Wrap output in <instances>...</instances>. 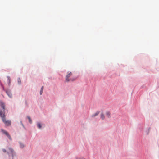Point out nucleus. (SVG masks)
Masks as SVG:
<instances>
[{
  "label": "nucleus",
  "mask_w": 159,
  "mask_h": 159,
  "mask_svg": "<svg viewBox=\"0 0 159 159\" xmlns=\"http://www.w3.org/2000/svg\"><path fill=\"white\" fill-rule=\"evenodd\" d=\"M27 118L29 120V121L30 123H32V120L30 118L29 116H27Z\"/></svg>",
  "instance_id": "nucleus-10"
},
{
  "label": "nucleus",
  "mask_w": 159,
  "mask_h": 159,
  "mask_svg": "<svg viewBox=\"0 0 159 159\" xmlns=\"http://www.w3.org/2000/svg\"><path fill=\"white\" fill-rule=\"evenodd\" d=\"M1 130L2 132L4 134H5L8 137V138L9 139H10V140H11V139H12L11 138L10 135V134H9L8 133V132H7V131L3 129H1Z\"/></svg>",
  "instance_id": "nucleus-3"
},
{
  "label": "nucleus",
  "mask_w": 159,
  "mask_h": 159,
  "mask_svg": "<svg viewBox=\"0 0 159 159\" xmlns=\"http://www.w3.org/2000/svg\"><path fill=\"white\" fill-rule=\"evenodd\" d=\"M43 86L42 87H41V90L40 91V95H41L42 94V93H43Z\"/></svg>",
  "instance_id": "nucleus-9"
},
{
  "label": "nucleus",
  "mask_w": 159,
  "mask_h": 159,
  "mask_svg": "<svg viewBox=\"0 0 159 159\" xmlns=\"http://www.w3.org/2000/svg\"><path fill=\"white\" fill-rule=\"evenodd\" d=\"M0 106L3 109V111L0 110V116L2 118L3 122L5 124L8 126L11 124V121L9 120L6 121L5 118V113L4 111L5 110V105L4 103L2 101H0Z\"/></svg>",
  "instance_id": "nucleus-1"
},
{
  "label": "nucleus",
  "mask_w": 159,
  "mask_h": 159,
  "mask_svg": "<svg viewBox=\"0 0 159 159\" xmlns=\"http://www.w3.org/2000/svg\"><path fill=\"white\" fill-rule=\"evenodd\" d=\"M101 118L102 119V120H103L105 118V116L104 115L103 113H102L101 114Z\"/></svg>",
  "instance_id": "nucleus-8"
},
{
  "label": "nucleus",
  "mask_w": 159,
  "mask_h": 159,
  "mask_svg": "<svg viewBox=\"0 0 159 159\" xmlns=\"http://www.w3.org/2000/svg\"><path fill=\"white\" fill-rule=\"evenodd\" d=\"M72 75V73L71 72H68L67 74L66 77V81L67 82L70 81H73L75 80V78H69Z\"/></svg>",
  "instance_id": "nucleus-2"
},
{
  "label": "nucleus",
  "mask_w": 159,
  "mask_h": 159,
  "mask_svg": "<svg viewBox=\"0 0 159 159\" xmlns=\"http://www.w3.org/2000/svg\"><path fill=\"white\" fill-rule=\"evenodd\" d=\"M99 111H97L96 113H95V114H93V115H92V117H94L95 116H97L99 114Z\"/></svg>",
  "instance_id": "nucleus-7"
},
{
  "label": "nucleus",
  "mask_w": 159,
  "mask_h": 159,
  "mask_svg": "<svg viewBox=\"0 0 159 159\" xmlns=\"http://www.w3.org/2000/svg\"><path fill=\"white\" fill-rule=\"evenodd\" d=\"M9 152H8L7 153H8V154L9 153H12V157H13V150L12 149V148H9Z\"/></svg>",
  "instance_id": "nucleus-5"
},
{
  "label": "nucleus",
  "mask_w": 159,
  "mask_h": 159,
  "mask_svg": "<svg viewBox=\"0 0 159 159\" xmlns=\"http://www.w3.org/2000/svg\"><path fill=\"white\" fill-rule=\"evenodd\" d=\"M7 78H8V81H9V82H10V77H7Z\"/></svg>",
  "instance_id": "nucleus-14"
},
{
  "label": "nucleus",
  "mask_w": 159,
  "mask_h": 159,
  "mask_svg": "<svg viewBox=\"0 0 159 159\" xmlns=\"http://www.w3.org/2000/svg\"><path fill=\"white\" fill-rule=\"evenodd\" d=\"M6 93L9 97L10 98H11L12 94L10 91H6Z\"/></svg>",
  "instance_id": "nucleus-4"
},
{
  "label": "nucleus",
  "mask_w": 159,
  "mask_h": 159,
  "mask_svg": "<svg viewBox=\"0 0 159 159\" xmlns=\"http://www.w3.org/2000/svg\"><path fill=\"white\" fill-rule=\"evenodd\" d=\"M2 151L4 152H6V149H2Z\"/></svg>",
  "instance_id": "nucleus-13"
},
{
  "label": "nucleus",
  "mask_w": 159,
  "mask_h": 159,
  "mask_svg": "<svg viewBox=\"0 0 159 159\" xmlns=\"http://www.w3.org/2000/svg\"><path fill=\"white\" fill-rule=\"evenodd\" d=\"M37 126L39 128H41V125L39 123H38L37 124Z\"/></svg>",
  "instance_id": "nucleus-11"
},
{
  "label": "nucleus",
  "mask_w": 159,
  "mask_h": 159,
  "mask_svg": "<svg viewBox=\"0 0 159 159\" xmlns=\"http://www.w3.org/2000/svg\"><path fill=\"white\" fill-rule=\"evenodd\" d=\"M106 116L110 118V113L109 111H107L106 113Z\"/></svg>",
  "instance_id": "nucleus-6"
},
{
  "label": "nucleus",
  "mask_w": 159,
  "mask_h": 159,
  "mask_svg": "<svg viewBox=\"0 0 159 159\" xmlns=\"http://www.w3.org/2000/svg\"><path fill=\"white\" fill-rule=\"evenodd\" d=\"M20 147L21 148H23L24 147V145L23 144H22L21 143H20Z\"/></svg>",
  "instance_id": "nucleus-12"
},
{
  "label": "nucleus",
  "mask_w": 159,
  "mask_h": 159,
  "mask_svg": "<svg viewBox=\"0 0 159 159\" xmlns=\"http://www.w3.org/2000/svg\"><path fill=\"white\" fill-rule=\"evenodd\" d=\"M18 81L19 83H20V82H21V81H19V80H18Z\"/></svg>",
  "instance_id": "nucleus-15"
}]
</instances>
